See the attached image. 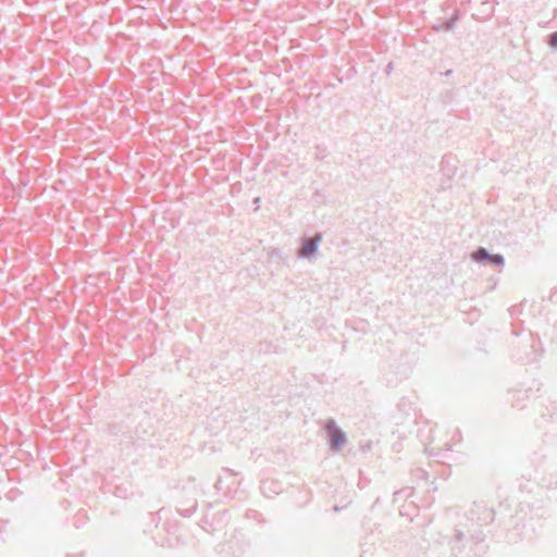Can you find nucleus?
<instances>
[{
    "label": "nucleus",
    "mask_w": 557,
    "mask_h": 557,
    "mask_svg": "<svg viewBox=\"0 0 557 557\" xmlns=\"http://www.w3.org/2000/svg\"><path fill=\"white\" fill-rule=\"evenodd\" d=\"M515 394H518L519 397H522L525 395V392L517 391Z\"/></svg>",
    "instance_id": "obj_7"
},
{
    "label": "nucleus",
    "mask_w": 557,
    "mask_h": 557,
    "mask_svg": "<svg viewBox=\"0 0 557 557\" xmlns=\"http://www.w3.org/2000/svg\"><path fill=\"white\" fill-rule=\"evenodd\" d=\"M323 236L321 233H317L313 237L304 239L300 249L298 250V257L304 259L313 258L319 249Z\"/></svg>",
    "instance_id": "obj_3"
},
{
    "label": "nucleus",
    "mask_w": 557,
    "mask_h": 557,
    "mask_svg": "<svg viewBox=\"0 0 557 557\" xmlns=\"http://www.w3.org/2000/svg\"><path fill=\"white\" fill-rule=\"evenodd\" d=\"M548 44L553 47H557V32L553 33L550 36H549V40H548Z\"/></svg>",
    "instance_id": "obj_5"
},
{
    "label": "nucleus",
    "mask_w": 557,
    "mask_h": 557,
    "mask_svg": "<svg viewBox=\"0 0 557 557\" xmlns=\"http://www.w3.org/2000/svg\"><path fill=\"white\" fill-rule=\"evenodd\" d=\"M385 71L389 74L393 71V63H388Z\"/></svg>",
    "instance_id": "obj_6"
},
{
    "label": "nucleus",
    "mask_w": 557,
    "mask_h": 557,
    "mask_svg": "<svg viewBox=\"0 0 557 557\" xmlns=\"http://www.w3.org/2000/svg\"><path fill=\"white\" fill-rule=\"evenodd\" d=\"M325 432L329 436L330 449L336 453L342 450L347 442L346 435L334 420H329V422L325 424Z\"/></svg>",
    "instance_id": "obj_1"
},
{
    "label": "nucleus",
    "mask_w": 557,
    "mask_h": 557,
    "mask_svg": "<svg viewBox=\"0 0 557 557\" xmlns=\"http://www.w3.org/2000/svg\"><path fill=\"white\" fill-rule=\"evenodd\" d=\"M451 72H453L451 70H447L444 74H445L446 76H449V75L451 74Z\"/></svg>",
    "instance_id": "obj_8"
},
{
    "label": "nucleus",
    "mask_w": 557,
    "mask_h": 557,
    "mask_svg": "<svg viewBox=\"0 0 557 557\" xmlns=\"http://www.w3.org/2000/svg\"><path fill=\"white\" fill-rule=\"evenodd\" d=\"M472 259L478 263H482V264L490 263L495 268H503L505 264V259H504L503 255H500V253L492 255L484 247L478 248L472 253Z\"/></svg>",
    "instance_id": "obj_2"
},
{
    "label": "nucleus",
    "mask_w": 557,
    "mask_h": 557,
    "mask_svg": "<svg viewBox=\"0 0 557 557\" xmlns=\"http://www.w3.org/2000/svg\"><path fill=\"white\" fill-rule=\"evenodd\" d=\"M458 17H459V14H458V11H456L454 13V15L449 20H447L444 24L435 25L434 29L440 30V29L444 28L446 30H453Z\"/></svg>",
    "instance_id": "obj_4"
}]
</instances>
